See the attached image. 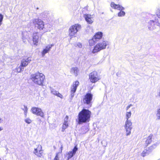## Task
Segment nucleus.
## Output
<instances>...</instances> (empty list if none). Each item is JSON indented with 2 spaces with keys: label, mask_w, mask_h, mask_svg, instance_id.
<instances>
[{
  "label": "nucleus",
  "mask_w": 160,
  "mask_h": 160,
  "mask_svg": "<svg viewBox=\"0 0 160 160\" xmlns=\"http://www.w3.org/2000/svg\"><path fill=\"white\" fill-rule=\"evenodd\" d=\"M92 114L89 110L82 109L78 113V122L79 124L87 123L89 122Z\"/></svg>",
  "instance_id": "nucleus-1"
},
{
  "label": "nucleus",
  "mask_w": 160,
  "mask_h": 160,
  "mask_svg": "<svg viewBox=\"0 0 160 160\" xmlns=\"http://www.w3.org/2000/svg\"><path fill=\"white\" fill-rule=\"evenodd\" d=\"M45 79V76L42 73L39 72L32 74L31 79L35 84L42 86Z\"/></svg>",
  "instance_id": "nucleus-2"
},
{
  "label": "nucleus",
  "mask_w": 160,
  "mask_h": 160,
  "mask_svg": "<svg viewBox=\"0 0 160 160\" xmlns=\"http://www.w3.org/2000/svg\"><path fill=\"white\" fill-rule=\"evenodd\" d=\"M81 28V25L77 23L72 25L68 30V35L71 38L75 37V35Z\"/></svg>",
  "instance_id": "nucleus-3"
},
{
  "label": "nucleus",
  "mask_w": 160,
  "mask_h": 160,
  "mask_svg": "<svg viewBox=\"0 0 160 160\" xmlns=\"http://www.w3.org/2000/svg\"><path fill=\"white\" fill-rule=\"evenodd\" d=\"M107 45V42L105 41L99 42L94 47L92 52L93 53H97L101 50L106 48Z\"/></svg>",
  "instance_id": "nucleus-4"
},
{
  "label": "nucleus",
  "mask_w": 160,
  "mask_h": 160,
  "mask_svg": "<svg viewBox=\"0 0 160 160\" xmlns=\"http://www.w3.org/2000/svg\"><path fill=\"white\" fill-rule=\"evenodd\" d=\"M89 79L91 82L95 83L101 79V77L98 72L94 71L89 74Z\"/></svg>",
  "instance_id": "nucleus-5"
},
{
  "label": "nucleus",
  "mask_w": 160,
  "mask_h": 160,
  "mask_svg": "<svg viewBox=\"0 0 160 160\" xmlns=\"http://www.w3.org/2000/svg\"><path fill=\"white\" fill-rule=\"evenodd\" d=\"M102 36L103 33L102 32H96L93 36L92 38L89 40L88 42L89 46H93L97 42L102 38Z\"/></svg>",
  "instance_id": "nucleus-6"
},
{
  "label": "nucleus",
  "mask_w": 160,
  "mask_h": 160,
  "mask_svg": "<svg viewBox=\"0 0 160 160\" xmlns=\"http://www.w3.org/2000/svg\"><path fill=\"white\" fill-rule=\"evenodd\" d=\"M31 61L30 57H28L26 59H23L21 61L20 65L19 67L16 68L17 72H20L23 71L24 68L26 67Z\"/></svg>",
  "instance_id": "nucleus-7"
},
{
  "label": "nucleus",
  "mask_w": 160,
  "mask_h": 160,
  "mask_svg": "<svg viewBox=\"0 0 160 160\" xmlns=\"http://www.w3.org/2000/svg\"><path fill=\"white\" fill-rule=\"evenodd\" d=\"M92 98V94L91 93H87L81 100V102L84 104L91 105Z\"/></svg>",
  "instance_id": "nucleus-8"
},
{
  "label": "nucleus",
  "mask_w": 160,
  "mask_h": 160,
  "mask_svg": "<svg viewBox=\"0 0 160 160\" xmlns=\"http://www.w3.org/2000/svg\"><path fill=\"white\" fill-rule=\"evenodd\" d=\"M33 24L37 26L40 30L43 29L44 28V24L43 21L40 19H35L32 20Z\"/></svg>",
  "instance_id": "nucleus-9"
},
{
  "label": "nucleus",
  "mask_w": 160,
  "mask_h": 160,
  "mask_svg": "<svg viewBox=\"0 0 160 160\" xmlns=\"http://www.w3.org/2000/svg\"><path fill=\"white\" fill-rule=\"evenodd\" d=\"M32 112L34 114L43 118L44 114L41 108L36 107H32L31 109Z\"/></svg>",
  "instance_id": "nucleus-10"
},
{
  "label": "nucleus",
  "mask_w": 160,
  "mask_h": 160,
  "mask_svg": "<svg viewBox=\"0 0 160 160\" xmlns=\"http://www.w3.org/2000/svg\"><path fill=\"white\" fill-rule=\"evenodd\" d=\"M33 153L38 157H41L43 154L42 147L40 145H38L37 147L34 148Z\"/></svg>",
  "instance_id": "nucleus-11"
},
{
  "label": "nucleus",
  "mask_w": 160,
  "mask_h": 160,
  "mask_svg": "<svg viewBox=\"0 0 160 160\" xmlns=\"http://www.w3.org/2000/svg\"><path fill=\"white\" fill-rule=\"evenodd\" d=\"M132 122L130 120H126L125 124V128L126 131V135L127 136L131 134V130L132 128Z\"/></svg>",
  "instance_id": "nucleus-12"
},
{
  "label": "nucleus",
  "mask_w": 160,
  "mask_h": 160,
  "mask_svg": "<svg viewBox=\"0 0 160 160\" xmlns=\"http://www.w3.org/2000/svg\"><path fill=\"white\" fill-rule=\"evenodd\" d=\"M156 144H153L151 146L148 148V149L144 150L142 152L141 155L143 157L148 155L149 153L151 152L156 147Z\"/></svg>",
  "instance_id": "nucleus-13"
},
{
  "label": "nucleus",
  "mask_w": 160,
  "mask_h": 160,
  "mask_svg": "<svg viewBox=\"0 0 160 160\" xmlns=\"http://www.w3.org/2000/svg\"><path fill=\"white\" fill-rule=\"evenodd\" d=\"M32 41L34 45L37 46L39 41V36L38 32L33 33L32 36Z\"/></svg>",
  "instance_id": "nucleus-14"
},
{
  "label": "nucleus",
  "mask_w": 160,
  "mask_h": 160,
  "mask_svg": "<svg viewBox=\"0 0 160 160\" xmlns=\"http://www.w3.org/2000/svg\"><path fill=\"white\" fill-rule=\"evenodd\" d=\"M79 84V82L77 80L73 82L71 88L70 92L72 94H73L76 92L77 87Z\"/></svg>",
  "instance_id": "nucleus-15"
},
{
  "label": "nucleus",
  "mask_w": 160,
  "mask_h": 160,
  "mask_svg": "<svg viewBox=\"0 0 160 160\" xmlns=\"http://www.w3.org/2000/svg\"><path fill=\"white\" fill-rule=\"evenodd\" d=\"M78 150L77 146H75L72 151L68 152L67 154L68 156V159L71 158L75 154L77 151Z\"/></svg>",
  "instance_id": "nucleus-16"
},
{
  "label": "nucleus",
  "mask_w": 160,
  "mask_h": 160,
  "mask_svg": "<svg viewBox=\"0 0 160 160\" xmlns=\"http://www.w3.org/2000/svg\"><path fill=\"white\" fill-rule=\"evenodd\" d=\"M84 17L85 20L89 24H91L93 22L92 20L91 15L88 14H85Z\"/></svg>",
  "instance_id": "nucleus-17"
},
{
  "label": "nucleus",
  "mask_w": 160,
  "mask_h": 160,
  "mask_svg": "<svg viewBox=\"0 0 160 160\" xmlns=\"http://www.w3.org/2000/svg\"><path fill=\"white\" fill-rule=\"evenodd\" d=\"M111 7L113 8L118 10H122L124 8L119 4H115L114 2H112L110 4Z\"/></svg>",
  "instance_id": "nucleus-18"
},
{
  "label": "nucleus",
  "mask_w": 160,
  "mask_h": 160,
  "mask_svg": "<svg viewBox=\"0 0 160 160\" xmlns=\"http://www.w3.org/2000/svg\"><path fill=\"white\" fill-rule=\"evenodd\" d=\"M152 137L153 135L151 134L147 138L145 142V145L146 147H147L152 142Z\"/></svg>",
  "instance_id": "nucleus-19"
},
{
  "label": "nucleus",
  "mask_w": 160,
  "mask_h": 160,
  "mask_svg": "<svg viewBox=\"0 0 160 160\" xmlns=\"http://www.w3.org/2000/svg\"><path fill=\"white\" fill-rule=\"evenodd\" d=\"M53 46V44L48 45L45 48L43 49L42 51V55L43 56H44L45 54L48 52L50 51L52 47Z\"/></svg>",
  "instance_id": "nucleus-20"
},
{
  "label": "nucleus",
  "mask_w": 160,
  "mask_h": 160,
  "mask_svg": "<svg viewBox=\"0 0 160 160\" xmlns=\"http://www.w3.org/2000/svg\"><path fill=\"white\" fill-rule=\"evenodd\" d=\"M68 121H65L62 125L61 130L62 132H64L65 129L68 128Z\"/></svg>",
  "instance_id": "nucleus-21"
},
{
  "label": "nucleus",
  "mask_w": 160,
  "mask_h": 160,
  "mask_svg": "<svg viewBox=\"0 0 160 160\" xmlns=\"http://www.w3.org/2000/svg\"><path fill=\"white\" fill-rule=\"evenodd\" d=\"M78 71V68L77 67H73L71 69V71L74 73L76 74V75H77V73Z\"/></svg>",
  "instance_id": "nucleus-22"
},
{
  "label": "nucleus",
  "mask_w": 160,
  "mask_h": 160,
  "mask_svg": "<svg viewBox=\"0 0 160 160\" xmlns=\"http://www.w3.org/2000/svg\"><path fill=\"white\" fill-rule=\"evenodd\" d=\"M131 115V112H127L126 114V118L127 120H129L128 119L130 118Z\"/></svg>",
  "instance_id": "nucleus-23"
},
{
  "label": "nucleus",
  "mask_w": 160,
  "mask_h": 160,
  "mask_svg": "<svg viewBox=\"0 0 160 160\" xmlns=\"http://www.w3.org/2000/svg\"><path fill=\"white\" fill-rule=\"evenodd\" d=\"M120 11L118 13V16L119 17H122L125 15V13L124 11H122V10H120Z\"/></svg>",
  "instance_id": "nucleus-24"
},
{
  "label": "nucleus",
  "mask_w": 160,
  "mask_h": 160,
  "mask_svg": "<svg viewBox=\"0 0 160 160\" xmlns=\"http://www.w3.org/2000/svg\"><path fill=\"white\" fill-rule=\"evenodd\" d=\"M58 92L53 89L51 91V93L53 95L56 96Z\"/></svg>",
  "instance_id": "nucleus-25"
},
{
  "label": "nucleus",
  "mask_w": 160,
  "mask_h": 160,
  "mask_svg": "<svg viewBox=\"0 0 160 160\" xmlns=\"http://www.w3.org/2000/svg\"><path fill=\"white\" fill-rule=\"evenodd\" d=\"M58 97L62 99L63 98V95L60 93L59 92H58L57 95H56Z\"/></svg>",
  "instance_id": "nucleus-26"
},
{
  "label": "nucleus",
  "mask_w": 160,
  "mask_h": 160,
  "mask_svg": "<svg viewBox=\"0 0 160 160\" xmlns=\"http://www.w3.org/2000/svg\"><path fill=\"white\" fill-rule=\"evenodd\" d=\"M24 109H23V110H24V114L26 116L27 115V112L28 109L27 107L24 106Z\"/></svg>",
  "instance_id": "nucleus-27"
},
{
  "label": "nucleus",
  "mask_w": 160,
  "mask_h": 160,
  "mask_svg": "<svg viewBox=\"0 0 160 160\" xmlns=\"http://www.w3.org/2000/svg\"><path fill=\"white\" fill-rule=\"evenodd\" d=\"M58 153L56 154V155L55 157L54 158L53 160H59V157L58 156Z\"/></svg>",
  "instance_id": "nucleus-28"
},
{
  "label": "nucleus",
  "mask_w": 160,
  "mask_h": 160,
  "mask_svg": "<svg viewBox=\"0 0 160 160\" xmlns=\"http://www.w3.org/2000/svg\"><path fill=\"white\" fill-rule=\"evenodd\" d=\"M25 122L28 123L29 124L31 123V120L29 118H27L25 120Z\"/></svg>",
  "instance_id": "nucleus-29"
},
{
  "label": "nucleus",
  "mask_w": 160,
  "mask_h": 160,
  "mask_svg": "<svg viewBox=\"0 0 160 160\" xmlns=\"http://www.w3.org/2000/svg\"><path fill=\"white\" fill-rule=\"evenodd\" d=\"M157 15L158 16V17L160 18V10L157 12Z\"/></svg>",
  "instance_id": "nucleus-30"
},
{
  "label": "nucleus",
  "mask_w": 160,
  "mask_h": 160,
  "mask_svg": "<svg viewBox=\"0 0 160 160\" xmlns=\"http://www.w3.org/2000/svg\"><path fill=\"white\" fill-rule=\"evenodd\" d=\"M132 106V105L130 104L128 105L126 108V110H128Z\"/></svg>",
  "instance_id": "nucleus-31"
},
{
  "label": "nucleus",
  "mask_w": 160,
  "mask_h": 160,
  "mask_svg": "<svg viewBox=\"0 0 160 160\" xmlns=\"http://www.w3.org/2000/svg\"><path fill=\"white\" fill-rule=\"evenodd\" d=\"M65 118L66 119V120H68V116H66Z\"/></svg>",
  "instance_id": "nucleus-32"
},
{
  "label": "nucleus",
  "mask_w": 160,
  "mask_h": 160,
  "mask_svg": "<svg viewBox=\"0 0 160 160\" xmlns=\"http://www.w3.org/2000/svg\"><path fill=\"white\" fill-rule=\"evenodd\" d=\"M3 129V128L2 127H0V131L2 130Z\"/></svg>",
  "instance_id": "nucleus-33"
},
{
  "label": "nucleus",
  "mask_w": 160,
  "mask_h": 160,
  "mask_svg": "<svg viewBox=\"0 0 160 160\" xmlns=\"http://www.w3.org/2000/svg\"><path fill=\"white\" fill-rule=\"evenodd\" d=\"M2 121V120L1 118H0V123H1Z\"/></svg>",
  "instance_id": "nucleus-34"
},
{
  "label": "nucleus",
  "mask_w": 160,
  "mask_h": 160,
  "mask_svg": "<svg viewBox=\"0 0 160 160\" xmlns=\"http://www.w3.org/2000/svg\"><path fill=\"white\" fill-rule=\"evenodd\" d=\"M61 152H62V147H61Z\"/></svg>",
  "instance_id": "nucleus-35"
}]
</instances>
